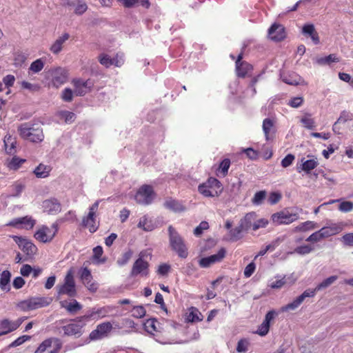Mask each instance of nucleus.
Masks as SVG:
<instances>
[{"mask_svg": "<svg viewBox=\"0 0 353 353\" xmlns=\"http://www.w3.org/2000/svg\"><path fill=\"white\" fill-rule=\"evenodd\" d=\"M107 313L105 307H92L88 310L84 315L70 320V323L61 327L64 336L79 338L83 334V328L87 323L103 318Z\"/></svg>", "mask_w": 353, "mask_h": 353, "instance_id": "f257e3e1", "label": "nucleus"}, {"mask_svg": "<svg viewBox=\"0 0 353 353\" xmlns=\"http://www.w3.org/2000/svg\"><path fill=\"white\" fill-rule=\"evenodd\" d=\"M18 132L22 139L32 143H41L44 139L43 129L30 122L21 123Z\"/></svg>", "mask_w": 353, "mask_h": 353, "instance_id": "f03ea898", "label": "nucleus"}, {"mask_svg": "<svg viewBox=\"0 0 353 353\" xmlns=\"http://www.w3.org/2000/svg\"><path fill=\"white\" fill-rule=\"evenodd\" d=\"M170 246L181 259H186L188 256V248L179 232L172 226L168 227Z\"/></svg>", "mask_w": 353, "mask_h": 353, "instance_id": "7ed1b4c3", "label": "nucleus"}, {"mask_svg": "<svg viewBox=\"0 0 353 353\" xmlns=\"http://www.w3.org/2000/svg\"><path fill=\"white\" fill-rule=\"evenodd\" d=\"M50 302L51 300L47 297L32 296L19 302L17 307L22 311L26 312L46 307L50 304Z\"/></svg>", "mask_w": 353, "mask_h": 353, "instance_id": "20e7f679", "label": "nucleus"}, {"mask_svg": "<svg viewBox=\"0 0 353 353\" xmlns=\"http://www.w3.org/2000/svg\"><path fill=\"white\" fill-rule=\"evenodd\" d=\"M63 342L59 338L50 337L43 341L34 353H59Z\"/></svg>", "mask_w": 353, "mask_h": 353, "instance_id": "39448f33", "label": "nucleus"}, {"mask_svg": "<svg viewBox=\"0 0 353 353\" xmlns=\"http://www.w3.org/2000/svg\"><path fill=\"white\" fill-rule=\"evenodd\" d=\"M145 252H141L139 254L138 259L134 262L132 267L130 275L132 277H136L139 275L141 276H148L149 275V263L143 258Z\"/></svg>", "mask_w": 353, "mask_h": 353, "instance_id": "423d86ee", "label": "nucleus"}, {"mask_svg": "<svg viewBox=\"0 0 353 353\" xmlns=\"http://www.w3.org/2000/svg\"><path fill=\"white\" fill-rule=\"evenodd\" d=\"M155 196L156 194L152 186L150 185H143L136 193L135 200L139 204L149 205L152 203Z\"/></svg>", "mask_w": 353, "mask_h": 353, "instance_id": "0eeeda50", "label": "nucleus"}, {"mask_svg": "<svg viewBox=\"0 0 353 353\" xmlns=\"http://www.w3.org/2000/svg\"><path fill=\"white\" fill-rule=\"evenodd\" d=\"M317 290H316V288L314 289H307L305 290L301 295L297 296L292 302L281 307V311L284 312H288L290 310H295L296 308L299 307V306L303 302V301L306 298H312L314 297L316 292Z\"/></svg>", "mask_w": 353, "mask_h": 353, "instance_id": "6e6552de", "label": "nucleus"}, {"mask_svg": "<svg viewBox=\"0 0 353 353\" xmlns=\"http://www.w3.org/2000/svg\"><path fill=\"white\" fill-rule=\"evenodd\" d=\"M19 248L24 252L27 258H32L37 253L38 249L37 246L28 239L22 236L13 235L12 236Z\"/></svg>", "mask_w": 353, "mask_h": 353, "instance_id": "1a4fd4ad", "label": "nucleus"}, {"mask_svg": "<svg viewBox=\"0 0 353 353\" xmlns=\"http://www.w3.org/2000/svg\"><path fill=\"white\" fill-rule=\"evenodd\" d=\"M112 328V324L108 321L97 325L96 329L89 334L90 341H98L107 337Z\"/></svg>", "mask_w": 353, "mask_h": 353, "instance_id": "9d476101", "label": "nucleus"}, {"mask_svg": "<svg viewBox=\"0 0 353 353\" xmlns=\"http://www.w3.org/2000/svg\"><path fill=\"white\" fill-rule=\"evenodd\" d=\"M74 92L77 96H84L91 91L94 85L92 81L90 79L83 80L81 79H73Z\"/></svg>", "mask_w": 353, "mask_h": 353, "instance_id": "9b49d317", "label": "nucleus"}, {"mask_svg": "<svg viewBox=\"0 0 353 353\" xmlns=\"http://www.w3.org/2000/svg\"><path fill=\"white\" fill-rule=\"evenodd\" d=\"M225 249L224 248H221L216 254L199 259V265L202 268H208L212 264L221 262L225 256Z\"/></svg>", "mask_w": 353, "mask_h": 353, "instance_id": "f8f14e48", "label": "nucleus"}, {"mask_svg": "<svg viewBox=\"0 0 353 353\" xmlns=\"http://www.w3.org/2000/svg\"><path fill=\"white\" fill-rule=\"evenodd\" d=\"M298 218V214L290 213L288 211H281L272 215V220L276 225L290 224Z\"/></svg>", "mask_w": 353, "mask_h": 353, "instance_id": "ddd939ff", "label": "nucleus"}, {"mask_svg": "<svg viewBox=\"0 0 353 353\" xmlns=\"http://www.w3.org/2000/svg\"><path fill=\"white\" fill-rule=\"evenodd\" d=\"M243 52H241L236 60V71L239 77L243 78L252 70L253 67L246 61H242Z\"/></svg>", "mask_w": 353, "mask_h": 353, "instance_id": "4468645a", "label": "nucleus"}, {"mask_svg": "<svg viewBox=\"0 0 353 353\" xmlns=\"http://www.w3.org/2000/svg\"><path fill=\"white\" fill-rule=\"evenodd\" d=\"M268 36L274 41L283 40L286 37L284 26L279 23H273L268 29Z\"/></svg>", "mask_w": 353, "mask_h": 353, "instance_id": "2eb2a0df", "label": "nucleus"}, {"mask_svg": "<svg viewBox=\"0 0 353 353\" xmlns=\"http://www.w3.org/2000/svg\"><path fill=\"white\" fill-rule=\"evenodd\" d=\"M36 223V221L31 216H26L12 219L8 224L17 228H23L26 230L32 229Z\"/></svg>", "mask_w": 353, "mask_h": 353, "instance_id": "dca6fc26", "label": "nucleus"}, {"mask_svg": "<svg viewBox=\"0 0 353 353\" xmlns=\"http://www.w3.org/2000/svg\"><path fill=\"white\" fill-rule=\"evenodd\" d=\"M278 313L274 310L268 311L265 316V319L263 320V323L260 325H259L256 333L261 336H264L266 334H268L270 330V321Z\"/></svg>", "mask_w": 353, "mask_h": 353, "instance_id": "f3484780", "label": "nucleus"}, {"mask_svg": "<svg viewBox=\"0 0 353 353\" xmlns=\"http://www.w3.org/2000/svg\"><path fill=\"white\" fill-rule=\"evenodd\" d=\"M34 237L41 243H48L54 237V233H52L51 228L43 225L36 231Z\"/></svg>", "mask_w": 353, "mask_h": 353, "instance_id": "a211bd4d", "label": "nucleus"}, {"mask_svg": "<svg viewBox=\"0 0 353 353\" xmlns=\"http://www.w3.org/2000/svg\"><path fill=\"white\" fill-rule=\"evenodd\" d=\"M52 83L53 86L59 88L66 82L68 72L62 68H57L52 71Z\"/></svg>", "mask_w": 353, "mask_h": 353, "instance_id": "6ab92c4d", "label": "nucleus"}, {"mask_svg": "<svg viewBox=\"0 0 353 353\" xmlns=\"http://www.w3.org/2000/svg\"><path fill=\"white\" fill-rule=\"evenodd\" d=\"M43 210L50 214H57L61 211V205L55 198H50L43 201Z\"/></svg>", "mask_w": 353, "mask_h": 353, "instance_id": "aec40b11", "label": "nucleus"}, {"mask_svg": "<svg viewBox=\"0 0 353 353\" xmlns=\"http://www.w3.org/2000/svg\"><path fill=\"white\" fill-rule=\"evenodd\" d=\"M301 32L305 37H310L314 44L318 45L320 43L319 34L316 31L314 26L312 23L304 24L302 28Z\"/></svg>", "mask_w": 353, "mask_h": 353, "instance_id": "412c9836", "label": "nucleus"}, {"mask_svg": "<svg viewBox=\"0 0 353 353\" xmlns=\"http://www.w3.org/2000/svg\"><path fill=\"white\" fill-rule=\"evenodd\" d=\"M343 229L342 223H332L320 229L323 239L332 236L341 232Z\"/></svg>", "mask_w": 353, "mask_h": 353, "instance_id": "4be33fe9", "label": "nucleus"}, {"mask_svg": "<svg viewBox=\"0 0 353 353\" xmlns=\"http://www.w3.org/2000/svg\"><path fill=\"white\" fill-rule=\"evenodd\" d=\"M81 225L88 228L91 233L95 232L99 228V225L96 224V216L92 214H88L83 217Z\"/></svg>", "mask_w": 353, "mask_h": 353, "instance_id": "5701e85b", "label": "nucleus"}, {"mask_svg": "<svg viewBox=\"0 0 353 353\" xmlns=\"http://www.w3.org/2000/svg\"><path fill=\"white\" fill-rule=\"evenodd\" d=\"M70 34L67 32L63 33L58 37L50 48V50L54 54H59L63 49V44L68 40Z\"/></svg>", "mask_w": 353, "mask_h": 353, "instance_id": "b1692460", "label": "nucleus"}, {"mask_svg": "<svg viewBox=\"0 0 353 353\" xmlns=\"http://www.w3.org/2000/svg\"><path fill=\"white\" fill-rule=\"evenodd\" d=\"M282 81L291 85H298L303 84V79L297 74L293 72L290 74H283L281 75Z\"/></svg>", "mask_w": 353, "mask_h": 353, "instance_id": "393cba45", "label": "nucleus"}, {"mask_svg": "<svg viewBox=\"0 0 353 353\" xmlns=\"http://www.w3.org/2000/svg\"><path fill=\"white\" fill-rule=\"evenodd\" d=\"M17 323L14 321H10L8 319H4L0 321V334L1 336L7 334L17 329Z\"/></svg>", "mask_w": 353, "mask_h": 353, "instance_id": "a878e982", "label": "nucleus"}, {"mask_svg": "<svg viewBox=\"0 0 353 353\" xmlns=\"http://www.w3.org/2000/svg\"><path fill=\"white\" fill-rule=\"evenodd\" d=\"M163 205L165 208L174 212H182L185 210L184 206L181 203V202L172 198L168 199L164 202Z\"/></svg>", "mask_w": 353, "mask_h": 353, "instance_id": "bb28decb", "label": "nucleus"}, {"mask_svg": "<svg viewBox=\"0 0 353 353\" xmlns=\"http://www.w3.org/2000/svg\"><path fill=\"white\" fill-rule=\"evenodd\" d=\"M256 214L255 212L247 213L245 216L239 221L240 227L242 228L245 232L252 228V221L255 219Z\"/></svg>", "mask_w": 353, "mask_h": 353, "instance_id": "cd10ccee", "label": "nucleus"}, {"mask_svg": "<svg viewBox=\"0 0 353 353\" xmlns=\"http://www.w3.org/2000/svg\"><path fill=\"white\" fill-rule=\"evenodd\" d=\"M66 294L70 297H74L77 294L76 287L68 284L63 283V285L57 286V295L58 296Z\"/></svg>", "mask_w": 353, "mask_h": 353, "instance_id": "c85d7f7f", "label": "nucleus"}, {"mask_svg": "<svg viewBox=\"0 0 353 353\" xmlns=\"http://www.w3.org/2000/svg\"><path fill=\"white\" fill-rule=\"evenodd\" d=\"M11 273L8 270H3L0 276V288L6 292L10 290Z\"/></svg>", "mask_w": 353, "mask_h": 353, "instance_id": "c756f323", "label": "nucleus"}, {"mask_svg": "<svg viewBox=\"0 0 353 353\" xmlns=\"http://www.w3.org/2000/svg\"><path fill=\"white\" fill-rule=\"evenodd\" d=\"M61 306L64 307L70 314H75L82 309L81 304L75 299H73L68 303L67 301H61Z\"/></svg>", "mask_w": 353, "mask_h": 353, "instance_id": "7c9ffc66", "label": "nucleus"}, {"mask_svg": "<svg viewBox=\"0 0 353 353\" xmlns=\"http://www.w3.org/2000/svg\"><path fill=\"white\" fill-rule=\"evenodd\" d=\"M6 152L9 154H13L16 152L17 141L14 137L10 134L5 136L3 139Z\"/></svg>", "mask_w": 353, "mask_h": 353, "instance_id": "2f4dec72", "label": "nucleus"}, {"mask_svg": "<svg viewBox=\"0 0 353 353\" xmlns=\"http://www.w3.org/2000/svg\"><path fill=\"white\" fill-rule=\"evenodd\" d=\"M318 161L314 159H307L302 163L300 167H297V171H304L307 174H309L311 170L314 169L318 165Z\"/></svg>", "mask_w": 353, "mask_h": 353, "instance_id": "473e14b6", "label": "nucleus"}, {"mask_svg": "<svg viewBox=\"0 0 353 353\" xmlns=\"http://www.w3.org/2000/svg\"><path fill=\"white\" fill-rule=\"evenodd\" d=\"M156 323L157 319L155 318H150L147 319L143 323V328L145 331L150 335L154 336V332H159V328L157 327Z\"/></svg>", "mask_w": 353, "mask_h": 353, "instance_id": "72a5a7b5", "label": "nucleus"}, {"mask_svg": "<svg viewBox=\"0 0 353 353\" xmlns=\"http://www.w3.org/2000/svg\"><path fill=\"white\" fill-rule=\"evenodd\" d=\"M50 170L51 168L50 166L40 163L34 168L33 173L37 178L43 179L48 177L50 175Z\"/></svg>", "mask_w": 353, "mask_h": 353, "instance_id": "f704fd0d", "label": "nucleus"}, {"mask_svg": "<svg viewBox=\"0 0 353 353\" xmlns=\"http://www.w3.org/2000/svg\"><path fill=\"white\" fill-rule=\"evenodd\" d=\"M198 191L200 194L205 197H214L219 196L218 190H212V189L208 187L205 182L199 185Z\"/></svg>", "mask_w": 353, "mask_h": 353, "instance_id": "c9c22d12", "label": "nucleus"}, {"mask_svg": "<svg viewBox=\"0 0 353 353\" xmlns=\"http://www.w3.org/2000/svg\"><path fill=\"white\" fill-rule=\"evenodd\" d=\"M93 256L92 260L95 264H103L106 262V257L101 258V256L103 253V248L101 245H97L94 247L92 250Z\"/></svg>", "mask_w": 353, "mask_h": 353, "instance_id": "e433bc0d", "label": "nucleus"}, {"mask_svg": "<svg viewBox=\"0 0 353 353\" xmlns=\"http://www.w3.org/2000/svg\"><path fill=\"white\" fill-rule=\"evenodd\" d=\"M243 232L245 231L242 228H241L240 225L239 224L238 226L230 229L229 231V240L232 242L239 241L243 237Z\"/></svg>", "mask_w": 353, "mask_h": 353, "instance_id": "4c0bfd02", "label": "nucleus"}, {"mask_svg": "<svg viewBox=\"0 0 353 353\" xmlns=\"http://www.w3.org/2000/svg\"><path fill=\"white\" fill-rule=\"evenodd\" d=\"M32 336L29 335H23L19 337H18L17 339H15L14 341H12L10 344H9L8 346H6L3 351H8L10 348L17 347L19 345H22L26 341H30L31 339Z\"/></svg>", "mask_w": 353, "mask_h": 353, "instance_id": "58836bf2", "label": "nucleus"}, {"mask_svg": "<svg viewBox=\"0 0 353 353\" xmlns=\"http://www.w3.org/2000/svg\"><path fill=\"white\" fill-rule=\"evenodd\" d=\"M138 227L147 232L152 231L154 229V225L152 223V221L149 220L146 216H143L140 219Z\"/></svg>", "mask_w": 353, "mask_h": 353, "instance_id": "ea45409f", "label": "nucleus"}, {"mask_svg": "<svg viewBox=\"0 0 353 353\" xmlns=\"http://www.w3.org/2000/svg\"><path fill=\"white\" fill-rule=\"evenodd\" d=\"M189 322H199L202 321V314L196 307H192L191 311L187 316Z\"/></svg>", "mask_w": 353, "mask_h": 353, "instance_id": "a19ab883", "label": "nucleus"}, {"mask_svg": "<svg viewBox=\"0 0 353 353\" xmlns=\"http://www.w3.org/2000/svg\"><path fill=\"white\" fill-rule=\"evenodd\" d=\"M205 183L212 190H218L219 194L222 192V184L217 179L210 177Z\"/></svg>", "mask_w": 353, "mask_h": 353, "instance_id": "79ce46f5", "label": "nucleus"}, {"mask_svg": "<svg viewBox=\"0 0 353 353\" xmlns=\"http://www.w3.org/2000/svg\"><path fill=\"white\" fill-rule=\"evenodd\" d=\"M339 59L335 54H330L323 57H319L316 59V63L319 65H327L331 63L338 62Z\"/></svg>", "mask_w": 353, "mask_h": 353, "instance_id": "37998d69", "label": "nucleus"}, {"mask_svg": "<svg viewBox=\"0 0 353 353\" xmlns=\"http://www.w3.org/2000/svg\"><path fill=\"white\" fill-rule=\"evenodd\" d=\"M80 279L84 285H88L92 280L90 270L88 268H83L80 271Z\"/></svg>", "mask_w": 353, "mask_h": 353, "instance_id": "c03bdc74", "label": "nucleus"}, {"mask_svg": "<svg viewBox=\"0 0 353 353\" xmlns=\"http://www.w3.org/2000/svg\"><path fill=\"white\" fill-rule=\"evenodd\" d=\"M338 279L337 276H331L325 279H324L322 282L319 283L315 288L317 291H320L323 289H325L331 285L334 281H336Z\"/></svg>", "mask_w": 353, "mask_h": 353, "instance_id": "a18cd8bd", "label": "nucleus"}, {"mask_svg": "<svg viewBox=\"0 0 353 353\" xmlns=\"http://www.w3.org/2000/svg\"><path fill=\"white\" fill-rule=\"evenodd\" d=\"M88 10V6L84 0H77L74 7V13L77 15H82Z\"/></svg>", "mask_w": 353, "mask_h": 353, "instance_id": "49530a36", "label": "nucleus"}, {"mask_svg": "<svg viewBox=\"0 0 353 353\" xmlns=\"http://www.w3.org/2000/svg\"><path fill=\"white\" fill-rule=\"evenodd\" d=\"M44 61L41 59L34 61L30 65L29 70L33 73H38L43 70Z\"/></svg>", "mask_w": 353, "mask_h": 353, "instance_id": "de8ad7c7", "label": "nucleus"}, {"mask_svg": "<svg viewBox=\"0 0 353 353\" xmlns=\"http://www.w3.org/2000/svg\"><path fill=\"white\" fill-rule=\"evenodd\" d=\"M314 227H315V223L313 221H307L301 223V224L297 225L294 228V231L305 232V231L314 229Z\"/></svg>", "mask_w": 353, "mask_h": 353, "instance_id": "09e8293b", "label": "nucleus"}, {"mask_svg": "<svg viewBox=\"0 0 353 353\" xmlns=\"http://www.w3.org/2000/svg\"><path fill=\"white\" fill-rule=\"evenodd\" d=\"M99 63L104 65L105 68H110L113 64H117V63L112 61V58H111L108 54H101L99 57Z\"/></svg>", "mask_w": 353, "mask_h": 353, "instance_id": "8fccbe9b", "label": "nucleus"}, {"mask_svg": "<svg viewBox=\"0 0 353 353\" xmlns=\"http://www.w3.org/2000/svg\"><path fill=\"white\" fill-rule=\"evenodd\" d=\"M274 126L273 120L270 118H265L263 121V131L265 134V138L268 140L269 133Z\"/></svg>", "mask_w": 353, "mask_h": 353, "instance_id": "3c124183", "label": "nucleus"}, {"mask_svg": "<svg viewBox=\"0 0 353 353\" xmlns=\"http://www.w3.org/2000/svg\"><path fill=\"white\" fill-rule=\"evenodd\" d=\"M131 312L132 316L137 319L143 318L146 314L145 309L143 305L134 306Z\"/></svg>", "mask_w": 353, "mask_h": 353, "instance_id": "603ef678", "label": "nucleus"}, {"mask_svg": "<svg viewBox=\"0 0 353 353\" xmlns=\"http://www.w3.org/2000/svg\"><path fill=\"white\" fill-rule=\"evenodd\" d=\"M266 192L264 190H261L255 193L254 195L252 202L255 205H261L263 200L265 199Z\"/></svg>", "mask_w": 353, "mask_h": 353, "instance_id": "864d4df0", "label": "nucleus"}, {"mask_svg": "<svg viewBox=\"0 0 353 353\" xmlns=\"http://www.w3.org/2000/svg\"><path fill=\"white\" fill-rule=\"evenodd\" d=\"M171 270V265L168 263H161L158 266L157 273L161 276H166Z\"/></svg>", "mask_w": 353, "mask_h": 353, "instance_id": "5fc2aeb1", "label": "nucleus"}, {"mask_svg": "<svg viewBox=\"0 0 353 353\" xmlns=\"http://www.w3.org/2000/svg\"><path fill=\"white\" fill-rule=\"evenodd\" d=\"M339 210L342 212H349L353 210V202L349 201H341Z\"/></svg>", "mask_w": 353, "mask_h": 353, "instance_id": "6e6d98bb", "label": "nucleus"}, {"mask_svg": "<svg viewBox=\"0 0 353 353\" xmlns=\"http://www.w3.org/2000/svg\"><path fill=\"white\" fill-rule=\"evenodd\" d=\"M26 161V159H21L18 157H13L11 161L9 162L8 167L12 170H17L20 168L23 163Z\"/></svg>", "mask_w": 353, "mask_h": 353, "instance_id": "4d7b16f0", "label": "nucleus"}, {"mask_svg": "<svg viewBox=\"0 0 353 353\" xmlns=\"http://www.w3.org/2000/svg\"><path fill=\"white\" fill-rule=\"evenodd\" d=\"M314 250V248H312L310 245H303L301 246H298L294 249V252L299 254L300 255H305Z\"/></svg>", "mask_w": 353, "mask_h": 353, "instance_id": "13d9d810", "label": "nucleus"}, {"mask_svg": "<svg viewBox=\"0 0 353 353\" xmlns=\"http://www.w3.org/2000/svg\"><path fill=\"white\" fill-rule=\"evenodd\" d=\"M132 256V251L131 250H128V251L125 252L122 254L121 257L117 260V264L119 266H123V265H125L129 261V260L130 259Z\"/></svg>", "mask_w": 353, "mask_h": 353, "instance_id": "bf43d9fd", "label": "nucleus"}, {"mask_svg": "<svg viewBox=\"0 0 353 353\" xmlns=\"http://www.w3.org/2000/svg\"><path fill=\"white\" fill-rule=\"evenodd\" d=\"M230 163V160L228 158H225L221 161L219 169L220 170L223 176H225L228 174Z\"/></svg>", "mask_w": 353, "mask_h": 353, "instance_id": "052dcab7", "label": "nucleus"}, {"mask_svg": "<svg viewBox=\"0 0 353 353\" xmlns=\"http://www.w3.org/2000/svg\"><path fill=\"white\" fill-rule=\"evenodd\" d=\"M344 246L353 247V232L346 233L341 238Z\"/></svg>", "mask_w": 353, "mask_h": 353, "instance_id": "680f3d73", "label": "nucleus"}, {"mask_svg": "<svg viewBox=\"0 0 353 353\" xmlns=\"http://www.w3.org/2000/svg\"><path fill=\"white\" fill-rule=\"evenodd\" d=\"M209 228V223L205 221H201L198 226H196L194 230V234L196 236H199L201 235L204 230H208Z\"/></svg>", "mask_w": 353, "mask_h": 353, "instance_id": "e2e57ef3", "label": "nucleus"}, {"mask_svg": "<svg viewBox=\"0 0 353 353\" xmlns=\"http://www.w3.org/2000/svg\"><path fill=\"white\" fill-rule=\"evenodd\" d=\"M249 341L247 339H241L238 341L236 351L238 352H245L248 350Z\"/></svg>", "mask_w": 353, "mask_h": 353, "instance_id": "0e129e2a", "label": "nucleus"}, {"mask_svg": "<svg viewBox=\"0 0 353 353\" xmlns=\"http://www.w3.org/2000/svg\"><path fill=\"white\" fill-rule=\"evenodd\" d=\"M353 115L350 112L343 110L341 112L339 117L337 119V123H345L347 121L352 120Z\"/></svg>", "mask_w": 353, "mask_h": 353, "instance_id": "69168bd1", "label": "nucleus"}, {"mask_svg": "<svg viewBox=\"0 0 353 353\" xmlns=\"http://www.w3.org/2000/svg\"><path fill=\"white\" fill-rule=\"evenodd\" d=\"M60 115L67 123H72L76 118L75 114L69 111H63L60 113Z\"/></svg>", "mask_w": 353, "mask_h": 353, "instance_id": "338daca9", "label": "nucleus"}, {"mask_svg": "<svg viewBox=\"0 0 353 353\" xmlns=\"http://www.w3.org/2000/svg\"><path fill=\"white\" fill-rule=\"evenodd\" d=\"M74 93L70 88H66L62 91L61 99L65 102H70Z\"/></svg>", "mask_w": 353, "mask_h": 353, "instance_id": "774afa93", "label": "nucleus"}]
</instances>
